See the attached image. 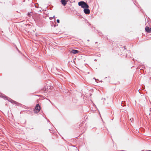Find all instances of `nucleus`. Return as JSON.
<instances>
[{
    "mask_svg": "<svg viewBox=\"0 0 151 151\" xmlns=\"http://www.w3.org/2000/svg\"><path fill=\"white\" fill-rule=\"evenodd\" d=\"M78 4L79 6H81L82 8H88L89 7L88 5L85 2L81 1L78 2Z\"/></svg>",
    "mask_w": 151,
    "mask_h": 151,
    "instance_id": "obj_1",
    "label": "nucleus"
},
{
    "mask_svg": "<svg viewBox=\"0 0 151 151\" xmlns=\"http://www.w3.org/2000/svg\"><path fill=\"white\" fill-rule=\"evenodd\" d=\"M40 109V106L39 104H37L35 107L34 112L35 113H37L39 111Z\"/></svg>",
    "mask_w": 151,
    "mask_h": 151,
    "instance_id": "obj_2",
    "label": "nucleus"
},
{
    "mask_svg": "<svg viewBox=\"0 0 151 151\" xmlns=\"http://www.w3.org/2000/svg\"><path fill=\"white\" fill-rule=\"evenodd\" d=\"M145 30L148 33H150L151 32V28L148 27L146 26L145 28Z\"/></svg>",
    "mask_w": 151,
    "mask_h": 151,
    "instance_id": "obj_3",
    "label": "nucleus"
},
{
    "mask_svg": "<svg viewBox=\"0 0 151 151\" xmlns=\"http://www.w3.org/2000/svg\"><path fill=\"white\" fill-rule=\"evenodd\" d=\"M84 12L86 14H89L90 13V10L88 8H84Z\"/></svg>",
    "mask_w": 151,
    "mask_h": 151,
    "instance_id": "obj_4",
    "label": "nucleus"
},
{
    "mask_svg": "<svg viewBox=\"0 0 151 151\" xmlns=\"http://www.w3.org/2000/svg\"><path fill=\"white\" fill-rule=\"evenodd\" d=\"M6 97L5 99H6V100L7 99L9 101L11 102V103L12 104H15V103L16 102L15 101L12 100L10 98H7L6 96Z\"/></svg>",
    "mask_w": 151,
    "mask_h": 151,
    "instance_id": "obj_5",
    "label": "nucleus"
},
{
    "mask_svg": "<svg viewBox=\"0 0 151 151\" xmlns=\"http://www.w3.org/2000/svg\"><path fill=\"white\" fill-rule=\"evenodd\" d=\"M61 2L63 6H65L66 4L67 1L66 0H61Z\"/></svg>",
    "mask_w": 151,
    "mask_h": 151,
    "instance_id": "obj_6",
    "label": "nucleus"
},
{
    "mask_svg": "<svg viewBox=\"0 0 151 151\" xmlns=\"http://www.w3.org/2000/svg\"><path fill=\"white\" fill-rule=\"evenodd\" d=\"M78 52H79V51L78 50H73L71 51V52L73 54H76V53H78Z\"/></svg>",
    "mask_w": 151,
    "mask_h": 151,
    "instance_id": "obj_7",
    "label": "nucleus"
},
{
    "mask_svg": "<svg viewBox=\"0 0 151 151\" xmlns=\"http://www.w3.org/2000/svg\"><path fill=\"white\" fill-rule=\"evenodd\" d=\"M0 96L3 99H5L6 97L4 95L0 93Z\"/></svg>",
    "mask_w": 151,
    "mask_h": 151,
    "instance_id": "obj_8",
    "label": "nucleus"
},
{
    "mask_svg": "<svg viewBox=\"0 0 151 151\" xmlns=\"http://www.w3.org/2000/svg\"><path fill=\"white\" fill-rule=\"evenodd\" d=\"M57 22L58 23H59L60 22V20L59 19H58L57 20Z\"/></svg>",
    "mask_w": 151,
    "mask_h": 151,
    "instance_id": "obj_9",
    "label": "nucleus"
},
{
    "mask_svg": "<svg viewBox=\"0 0 151 151\" xmlns=\"http://www.w3.org/2000/svg\"><path fill=\"white\" fill-rule=\"evenodd\" d=\"M101 34H102V33L101 32H99V35H100V36H101Z\"/></svg>",
    "mask_w": 151,
    "mask_h": 151,
    "instance_id": "obj_10",
    "label": "nucleus"
},
{
    "mask_svg": "<svg viewBox=\"0 0 151 151\" xmlns=\"http://www.w3.org/2000/svg\"><path fill=\"white\" fill-rule=\"evenodd\" d=\"M133 118H132V119H130V120L132 122V121L133 120Z\"/></svg>",
    "mask_w": 151,
    "mask_h": 151,
    "instance_id": "obj_11",
    "label": "nucleus"
},
{
    "mask_svg": "<svg viewBox=\"0 0 151 151\" xmlns=\"http://www.w3.org/2000/svg\"><path fill=\"white\" fill-rule=\"evenodd\" d=\"M28 16H29V17H30V15H31V14H30V13H28Z\"/></svg>",
    "mask_w": 151,
    "mask_h": 151,
    "instance_id": "obj_12",
    "label": "nucleus"
},
{
    "mask_svg": "<svg viewBox=\"0 0 151 151\" xmlns=\"http://www.w3.org/2000/svg\"><path fill=\"white\" fill-rule=\"evenodd\" d=\"M128 56V55H126V57H127Z\"/></svg>",
    "mask_w": 151,
    "mask_h": 151,
    "instance_id": "obj_13",
    "label": "nucleus"
},
{
    "mask_svg": "<svg viewBox=\"0 0 151 151\" xmlns=\"http://www.w3.org/2000/svg\"><path fill=\"white\" fill-rule=\"evenodd\" d=\"M87 41H89V40H87Z\"/></svg>",
    "mask_w": 151,
    "mask_h": 151,
    "instance_id": "obj_14",
    "label": "nucleus"
},
{
    "mask_svg": "<svg viewBox=\"0 0 151 151\" xmlns=\"http://www.w3.org/2000/svg\"><path fill=\"white\" fill-rule=\"evenodd\" d=\"M104 100H105V98H104Z\"/></svg>",
    "mask_w": 151,
    "mask_h": 151,
    "instance_id": "obj_15",
    "label": "nucleus"
},
{
    "mask_svg": "<svg viewBox=\"0 0 151 151\" xmlns=\"http://www.w3.org/2000/svg\"><path fill=\"white\" fill-rule=\"evenodd\" d=\"M93 79H95V80H96V79L94 78H93Z\"/></svg>",
    "mask_w": 151,
    "mask_h": 151,
    "instance_id": "obj_16",
    "label": "nucleus"
},
{
    "mask_svg": "<svg viewBox=\"0 0 151 151\" xmlns=\"http://www.w3.org/2000/svg\"><path fill=\"white\" fill-rule=\"evenodd\" d=\"M122 102H123V101L122 102Z\"/></svg>",
    "mask_w": 151,
    "mask_h": 151,
    "instance_id": "obj_17",
    "label": "nucleus"
}]
</instances>
